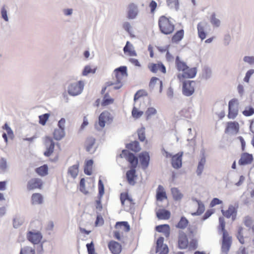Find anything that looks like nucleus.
I'll return each instance as SVG.
<instances>
[{
    "label": "nucleus",
    "instance_id": "nucleus-1",
    "mask_svg": "<svg viewBox=\"0 0 254 254\" xmlns=\"http://www.w3.org/2000/svg\"><path fill=\"white\" fill-rule=\"evenodd\" d=\"M219 229L223 232L221 254H228L232 244V237H230L228 232L225 230V222L223 217H220L219 219Z\"/></svg>",
    "mask_w": 254,
    "mask_h": 254
},
{
    "label": "nucleus",
    "instance_id": "nucleus-2",
    "mask_svg": "<svg viewBox=\"0 0 254 254\" xmlns=\"http://www.w3.org/2000/svg\"><path fill=\"white\" fill-rule=\"evenodd\" d=\"M171 18H168L165 16L159 18L158 24L161 32L165 34H171L174 30L175 26L171 20Z\"/></svg>",
    "mask_w": 254,
    "mask_h": 254
},
{
    "label": "nucleus",
    "instance_id": "nucleus-3",
    "mask_svg": "<svg viewBox=\"0 0 254 254\" xmlns=\"http://www.w3.org/2000/svg\"><path fill=\"white\" fill-rule=\"evenodd\" d=\"M84 87V82L82 80L77 82L71 83L67 87V92L70 96H77L82 93Z\"/></svg>",
    "mask_w": 254,
    "mask_h": 254
},
{
    "label": "nucleus",
    "instance_id": "nucleus-4",
    "mask_svg": "<svg viewBox=\"0 0 254 254\" xmlns=\"http://www.w3.org/2000/svg\"><path fill=\"white\" fill-rule=\"evenodd\" d=\"M239 103L238 100L233 99L229 102L228 117L230 119H234L238 114Z\"/></svg>",
    "mask_w": 254,
    "mask_h": 254
},
{
    "label": "nucleus",
    "instance_id": "nucleus-5",
    "mask_svg": "<svg viewBox=\"0 0 254 254\" xmlns=\"http://www.w3.org/2000/svg\"><path fill=\"white\" fill-rule=\"evenodd\" d=\"M195 83L194 81L186 80L183 83L182 93L186 96H190L194 92Z\"/></svg>",
    "mask_w": 254,
    "mask_h": 254
},
{
    "label": "nucleus",
    "instance_id": "nucleus-6",
    "mask_svg": "<svg viewBox=\"0 0 254 254\" xmlns=\"http://www.w3.org/2000/svg\"><path fill=\"white\" fill-rule=\"evenodd\" d=\"M122 158H126L130 163L131 168H136L138 164V158L132 153L127 150H123L120 154Z\"/></svg>",
    "mask_w": 254,
    "mask_h": 254
},
{
    "label": "nucleus",
    "instance_id": "nucleus-7",
    "mask_svg": "<svg viewBox=\"0 0 254 254\" xmlns=\"http://www.w3.org/2000/svg\"><path fill=\"white\" fill-rule=\"evenodd\" d=\"M196 68L195 67L189 68L187 67L183 73H179L178 74V78L181 80L183 78H192L196 75Z\"/></svg>",
    "mask_w": 254,
    "mask_h": 254
},
{
    "label": "nucleus",
    "instance_id": "nucleus-8",
    "mask_svg": "<svg viewBox=\"0 0 254 254\" xmlns=\"http://www.w3.org/2000/svg\"><path fill=\"white\" fill-rule=\"evenodd\" d=\"M164 238L159 237L156 242V253L159 254H168L169 249L166 245L163 244Z\"/></svg>",
    "mask_w": 254,
    "mask_h": 254
},
{
    "label": "nucleus",
    "instance_id": "nucleus-9",
    "mask_svg": "<svg viewBox=\"0 0 254 254\" xmlns=\"http://www.w3.org/2000/svg\"><path fill=\"white\" fill-rule=\"evenodd\" d=\"M208 24L204 21H202L198 23L197 26L198 36L201 40H204L206 37V29L208 27Z\"/></svg>",
    "mask_w": 254,
    "mask_h": 254
},
{
    "label": "nucleus",
    "instance_id": "nucleus-10",
    "mask_svg": "<svg viewBox=\"0 0 254 254\" xmlns=\"http://www.w3.org/2000/svg\"><path fill=\"white\" fill-rule=\"evenodd\" d=\"M138 12V8L136 4L129 3L127 6V17L129 19H134L137 17Z\"/></svg>",
    "mask_w": 254,
    "mask_h": 254
},
{
    "label": "nucleus",
    "instance_id": "nucleus-11",
    "mask_svg": "<svg viewBox=\"0 0 254 254\" xmlns=\"http://www.w3.org/2000/svg\"><path fill=\"white\" fill-rule=\"evenodd\" d=\"M117 82H121L127 76V68L125 66H121L114 70Z\"/></svg>",
    "mask_w": 254,
    "mask_h": 254
},
{
    "label": "nucleus",
    "instance_id": "nucleus-12",
    "mask_svg": "<svg viewBox=\"0 0 254 254\" xmlns=\"http://www.w3.org/2000/svg\"><path fill=\"white\" fill-rule=\"evenodd\" d=\"M138 157L142 168L145 170L148 167L149 163L150 156L149 153L146 151L142 152L139 154Z\"/></svg>",
    "mask_w": 254,
    "mask_h": 254
},
{
    "label": "nucleus",
    "instance_id": "nucleus-13",
    "mask_svg": "<svg viewBox=\"0 0 254 254\" xmlns=\"http://www.w3.org/2000/svg\"><path fill=\"white\" fill-rule=\"evenodd\" d=\"M47 150L44 152V155L46 156H50L54 151L55 147V143L50 137H46L45 140Z\"/></svg>",
    "mask_w": 254,
    "mask_h": 254
},
{
    "label": "nucleus",
    "instance_id": "nucleus-14",
    "mask_svg": "<svg viewBox=\"0 0 254 254\" xmlns=\"http://www.w3.org/2000/svg\"><path fill=\"white\" fill-rule=\"evenodd\" d=\"M28 240L34 244H37L40 242L42 239V235L38 232L29 231L27 234Z\"/></svg>",
    "mask_w": 254,
    "mask_h": 254
},
{
    "label": "nucleus",
    "instance_id": "nucleus-15",
    "mask_svg": "<svg viewBox=\"0 0 254 254\" xmlns=\"http://www.w3.org/2000/svg\"><path fill=\"white\" fill-rule=\"evenodd\" d=\"M178 245L180 249H186L188 246V240L186 234L182 232H179Z\"/></svg>",
    "mask_w": 254,
    "mask_h": 254
},
{
    "label": "nucleus",
    "instance_id": "nucleus-16",
    "mask_svg": "<svg viewBox=\"0 0 254 254\" xmlns=\"http://www.w3.org/2000/svg\"><path fill=\"white\" fill-rule=\"evenodd\" d=\"M239 130V125L236 122H230L227 123V127L225 130L226 133H230L232 134H237Z\"/></svg>",
    "mask_w": 254,
    "mask_h": 254
},
{
    "label": "nucleus",
    "instance_id": "nucleus-17",
    "mask_svg": "<svg viewBox=\"0 0 254 254\" xmlns=\"http://www.w3.org/2000/svg\"><path fill=\"white\" fill-rule=\"evenodd\" d=\"M95 141L96 139L92 137H88L86 141V150L90 154L93 153L96 149Z\"/></svg>",
    "mask_w": 254,
    "mask_h": 254
},
{
    "label": "nucleus",
    "instance_id": "nucleus-18",
    "mask_svg": "<svg viewBox=\"0 0 254 254\" xmlns=\"http://www.w3.org/2000/svg\"><path fill=\"white\" fill-rule=\"evenodd\" d=\"M183 152H179L178 154L172 156V165L173 168L179 169L181 167L182 165V157Z\"/></svg>",
    "mask_w": 254,
    "mask_h": 254
},
{
    "label": "nucleus",
    "instance_id": "nucleus-19",
    "mask_svg": "<svg viewBox=\"0 0 254 254\" xmlns=\"http://www.w3.org/2000/svg\"><path fill=\"white\" fill-rule=\"evenodd\" d=\"M221 212L225 217L229 218L231 216H232L233 221H234L236 219L237 215V209L233 205H230L229 206L228 209L226 211H224L222 209Z\"/></svg>",
    "mask_w": 254,
    "mask_h": 254
},
{
    "label": "nucleus",
    "instance_id": "nucleus-20",
    "mask_svg": "<svg viewBox=\"0 0 254 254\" xmlns=\"http://www.w3.org/2000/svg\"><path fill=\"white\" fill-rule=\"evenodd\" d=\"M110 119V113L108 112H102L99 117L98 124L101 128H98L97 127L96 128L97 129H101L105 126L106 123Z\"/></svg>",
    "mask_w": 254,
    "mask_h": 254
},
{
    "label": "nucleus",
    "instance_id": "nucleus-21",
    "mask_svg": "<svg viewBox=\"0 0 254 254\" xmlns=\"http://www.w3.org/2000/svg\"><path fill=\"white\" fill-rule=\"evenodd\" d=\"M253 160V156L248 153H244L241 155V158L239 161V164L245 165L251 164Z\"/></svg>",
    "mask_w": 254,
    "mask_h": 254
},
{
    "label": "nucleus",
    "instance_id": "nucleus-22",
    "mask_svg": "<svg viewBox=\"0 0 254 254\" xmlns=\"http://www.w3.org/2000/svg\"><path fill=\"white\" fill-rule=\"evenodd\" d=\"M148 68L153 73H156L158 71L165 73L166 72V67L162 64H151L148 65Z\"/></svg>",
    "mask_w": 254,
    "mask_h": 254
},
{
    "label": "nucleus",
    "instance_id": "nucleus-23",
    "mask_svg": "<svg viewBox=\"0 0 254 254\" xmlns=\"http://www.w3.org/2000/svg\"><path fill=\"white\" fill-rule=\"evenodd\" d=\"M42 183L40 179L38 178H33L31 179L27 184V189L32 190L35 189L40 188Z\"/></svg>",
    "mask_w": 254,
    "mask_h": 254
},
{
    "label": "nucleus",
    "instance_id": "nucleus-24",
    "mask_svg": "<svg viewBox=\"0 0 254 254\" xmlns=\"http://www.w3.org/2000/svg\"><path fill=\"white\" fill-rule=\"evenodd\" d=\"M108 247L114 254H119L121 252V245L115 241H111L108 244Z\"/></svg>",
    "mask_w": 254,
    "mask_h": 254
},
{
    "label": "nucleus",
    "instance_id": "nucleus-25",
    "mask_svg": "<svg viewBox=\"0 0 254 254\" xmlns=\"http://www.w3.org/2000/svg\"><path fill=\"white\" fill-rule=\"evenodd\" d=\"M155 229L158 232L163 233L166 237L170 235V227L167 224L157 226Z\"/></svg>",
    "mask_w": 254,
    "mask_h": 254
},
{
    "label": "nucleus",
    "instance_id": "nucleus-26",
    "mask_svg": "<svg viewBox=\"0 0 254 254\" xmlns=\"http://www.w3.org/2000/svg\"><path fill=\"white\" fill-rule=\"evenodd\" d=\"M206 163V159L204 156V153L202 154V156L200 158V160L198 162L197 170H196V174L197 175L200 176L204 169V165Z\"/></svg>",
    "mask_w": 254,
    "mask_h": 254
},
{
    "label": "nucleus",
    "instance_id": "nucleus-27",
    "mask_svg": "<svg viewBox=\"0 0 254 254\" xmlns=\"http://www.w3.org/2000/svg\"><path fill=\"white\" fill-rule=\"evenodd\" d=\"M126 176L128 183L130 185L134 184V179L135 177V168H131V169L127 171Z\"/></svg>",
    "mask_w": 254,
    "mask_h": 254
},
{
    "label": "nucleus",
    "instance_id": "nucleus-28",
    "mask_svg": "<svg viewBox=\"0 0 254 254\" xmlns=\"http://www.w3.org/2000/svg\"><path fill=\"white\" fill-rule=\"evenodd\" d=\"M43 202V196L39 193H33L31 196V203L33 205L41 204Z\"/></svg>",
    "mask_w": 254,
    "mask_h": 254
},
{
    "label": "nucleus",
    "instance_id": "nucleus-29",
    "mask_svg": "<svg viewBox=\"0 0 254 254\" xmlns=\"http://www.w3.org/2000/svg\"><path fill=\"white\" fill-rule=\"evenodd\" d=\"M176 67L178 70L182 71L183 72L188 67L186 63L184 61L181 60L179 56H177L175 61Z\"/></svg>",
    "mask_w": 254,
    "mask_h": 254
},
{
    "label": "nucleus",
    "instance_id": "nucleus-30",
    "mask_svg": "<svg viewBox=\"0 0 254 254\" xmlns=\"http://www.w3.org/2000/svg\"><path fill=\"white\" fill-rule=\"evenodd\" d=\"M157 217L159 219L167 220L170 217V212L165 209H161L156 212Z\"/></svg>",
    "mask_w": 254,
    "mask_h": 254
},
{
    "label": "nucleus",
    "instance_id": "nucleus-31",
    "mask_svg": "<svg viewBox=\"0 0 254 254\" xmlns=\"http://www.w3.org/2000/svg\"><path fill=\"white\" fill-rule=\"evenodd\" d=\"M156 198L158 201H161L164 198H167V196L163 186L159 185L157 191Z\"/></svg>",
    "mask_w": 254,
    "mask_h": 254
},
{
    "label": "nucleus",
    "instance_id": "nucleus-32",
    "mask_svg": "<svg viewBox=\"0 0 254 254\" xmlns=\"http://www.w3.org/2000/svg\"><path fill=\"white\" fill-rule=\"evenodd\" d=\"M53 135L56 140H60L65 136V130L60 128H56L54 130Z\"/></svg>",
    "mask_w": 254,
    "mask_h": 254
},
{
    "label": "nucleus",
    "instance_id": "nucleus-33",
    "mask_svg": "<svg viewBox=\"0 0 254 254\" xmlns=\"http://www.w3.org/2000/svg\"><path fill=\"white\" fill-rule=\"evenodd\" d=\"M193 200L197 203V205H198V208H197V210L196 212L192 213L191 214H192V215H193V216L200 215L204 211V210H205L204 205L201 201L198 200L195 198L193 199Z\"/></svg>",
    "mask_w": 254,
    "mask_h": 254
},
{
    "label": "nucleus",
    "instance_id": "nucleus-34",
    "mask_svg": "<svg viewBox=\"0 0 254 254\" xmlns=\"http://www.w3.org/2000/svg\"><path fill=\"white\" fill-rule=\"evenodd\" d=\"M24 222V218L22 216L16 215L13 220V225L15 228H17L21 226Z\"/></svg>",
    "mask_w": 254,
    "mask_h": 254
},
{
    "label": "nucleus",
    "instance_id": "nucleus-35",
    "mask_svg": "<svg viewBox=\"0 0 254 254\" xmlns=\"http://www.w3.org/2000/svg\"><path fill=\"white\" fill-rule=\"evenodd\" d=\"M158 83V84L160 85V92H162V89H163V83L162 81L160 80L159 79L156 77H153L150 81L149 83V87L151 88H153L154 87V85Z\"/></svg>",
    "mask_w": 254,
    "mask_h": 254
},
{
    "label": "nucleus",
    "instance_id": "nucleus-36",
    "mask_svg": "<svg viewBox=\"0 0 254 254\" xmlns=\"http://www.w3.org/2000/svg\"><path fill=\"white\" fill-rule=\"evenodd\" d=\"M127 147L128 149H130L131 150L135 152H138L141 149V148L139 144V142L137 141H134L132 142L131 143L127 144Z\"/></svg>",
    "mask_w": 254,
    "mask_h": 254
},
{
    "label": "nucleus",
    "instance_id": "nucleus-37",
    "mask_svg": "<svg viewBox=\"0 0 254 254\" xmlns=\"http://www.w3.org/2000/svg\"><path fill=\"white\" fill-rule=\"evenodd\" d=\"M184 30L181 29L178 31L172 37V41L173 43H177L180 41L184 37Z\"/></svg>",
    "mask_w": 254,
    "mask_h": 254
},
{
    "label": "nucleus",
    "instance_id": "nucleus-38",
    "mask_svg": "<svg viewBox=\"0 0 254 254\" xmlns=\"http://www.w3.org/2000/svg\"><path fill=\"white\" fill-rule=\"evenodd\" d=\"M78 164L72 165L69 168L68 173L70 174L72 178H76L78 173Z\"/></svg>",
    "mask_w": 254,
    "mask_h": 254
},
{
    "label": "nucleus",
    "instance_id": "nucleus-39",
    "mask_svg": "<svg viewBox=\"0 0 254 254\" xmlns=\"http://www.w3.org/2000/svg\"><path fill=\"white\" fill-rule=\"evenodd\" d=\"M188 223L189 221L188 219L184 216H183L181 218L180 220L176 226L178 228L184 229L187 227Z\"/></svg>",
    "mask_w": 254,
    "mask_h": 254
},
{
    "label": "nucleus",
    "instance_id": "nucleus-40",
    "mask_svg": "<svg viewBox=\"0 0 254 254\" xmlns=\"http://www.w3.org/2000/svg\"><path fill=\"white\" fill-rule=\"evenodd\" d=\"M129 47L130 48H133V46L129 42L127 41L126 46L124 48V52L125 53H128L129 55L130 56H136L137 55L135 51L133 50H128Z\"/></svg>",
    "mask_w": 254,
    "mask_h": 254
},
{
    "label": "nucleus",
    "instance_id": "nucleus-41",
    "mask_svg": "<svg viewBox=\"0 0 254 254\" xmlns=\"http://www.w3.org/2000/svg\"><path fill=\"white\" fill-rule=\"evenodd\" d=\"M171 192L174 199L176 200H179L181 199L183 196V194L180 191V190L177 188H172L171 189Z\"/></svg>",
    "mask_w": 254,
    "mask_h": 254
},
{
    "label": "nucleus",
    "instance_id": "nucleus-42",
    "mask_svg": "<svg viewBox=\"0 0 254 254\" xmlns=\"http://www.w3.org/2000/svg\"><path fill=\"white\" fill-rule=\"evenodd\" d=\"M167 6L171 8H174L176 10L179 9V0H166Z\"/></svg>",
    "mask_w": 254,
    "mask_h": 254
},
{
    "label": "nucleus",
    "instance_id": "nucleus-43",
    "mask_svg": "<svg viewBox=\"0 0 254 254\" xmlns=\"http://www.w3.org/2000/svg\"><path fill=\"white\" fill-rule=\"evenodd\" d=\"M157 114V110L153 107L148 108L145 112L146 120H150L153 116Z\"/></svg>",
    "mask_w": 254,
    "mask_h": 254
},
{
    "label": "nucleus",
    "instance_id": "nucleus-44",
    "mask_svg": "<svg viewBox=\"0 0 254 254\" xmlns=\"http://www.w3.org/2000/svg\"><path fill=\"white\" fill-rule=\"evenodd\" d=\"M19 254H35V251L34 249L26 246L21 249Z\"/></svg>",
    "mask_w": 254,
    "mask_h": 254
},
{
    "label": "nucleus",
    "instance_id": "nucleus-45",
    "mask_svg": "<svg viewBox=\"0 0 254 254\" xmlns=\"http://www.w3.org/2000/svg\"><path fill=\"white\" fill-rule=\"evenodd\" d=\"M36 172L42 176H45L48 174V167L44 165L36 169Z\"/></svg>",
    "mask_w": 254,
    "mask_h": 254
},
{
    "label": "nucleus",
    "instance_id": "nucleus-46",
    "mask_svg": "<svg viewBox=\"0 0 254 254\" xmlns=\"http://www.w3.org/2000/svg\"><path fill=\"white\" fill-rule=\"evenodd\" d=\"M114 100L110 98L108 93L106 94L102 102V105L106 106L113 103Z\"/></svg>",
    "mask_w": 254,
    "mask_h": 254
},
{
    "label": "nucleus",
    "instance_id": "nucleus-47",
    "mask_svg": "<svg viewBox=\"0 0 254 254\" xmlns=\"http://www.w3.org/2000/svg\"><path fill=\"white\" fill-rule=\"evenodd\" d=\"M121 227H123L125 228V231L126 232H128L130 230V226L127 222L122 221L117 222L116 224V228L118 229Z\"/></svg>",
    "mask_w": 254,
    "mask_h": 254
},
{
    "label": "nucleus",
    "instance_id": "nucleus-48",
    "mask_svg": "<svg viewBox=\"0 0 254 254\" xmlns=\"http://www.w3.org/2000/svg\"><path fill=\"white\" fill-rule=\"evenodd\" d=\"M210 22L211 24L216 27H218L220 26L221 24L220 20L216 17L215 14L213 13L210 17Z\"/></svg>",
    "mask_w": 254,
    "mask_h": 254
},
{
    "label": "nucleus",
    "instance_id": "nucleus-49",
    "mask_svg": "<svg viewBox=\"0 0 254 254\" xmlns=\"http://www.w3.org/2000/svg\"><path fill=\"white\" fill-rule=\"evenodd\" d=\"M50 115L48 113H46L43 115L39 116V124L44 126L46 125L47 121H48Z\"/></svg>",
    "mask_w": 254,
    "mask_h": 254
},
{
    "label": "nucleus",
    "instance_id": "nucleus-50",
    "mask_svg": "<svg viewBox=\"0 0 254 254\" xmlns=\"http://www.w3.org/2000/svg\"><path fill=\"white\" fill-rule=\"evenodd\" d=\"M96 70V68L92 69L90 65H86L83 69L82 75L83 76H86L90 73H95Z\"/></svg>",
    "mask_w": 254,
    "mask_h": 254
},
{
    "label": "nucleus",
    "instance_id": "nucleus-51",
    "mask_svg": "<svg viewBox=\"0 0 254 254\" xmlns=\"http://www.w3.org/2000/svg\"><path fill=\"white\" fill-rule=\"evenodd\" d=\"M131 113L132 116L134 118L138 119L142 116L143 112L142 111H138L137 108L134 106Z\"/></svg>",
    "mask_w": 254,
    "mask_h": 254
},
{
    "label": "nucleus",
    "instance_id": "nucleus-52",
    "mask_svg": "<svg viewBox=\"0 0 254 254\" xmlns=\"http://www.w3.org/2000/svg\"><path fill=\"white\" fill-rule=\"evenodd\" d=\"M138 138L141 141H144L145 140V128L141 127L137 131Z\"/></svg>",
    "mask_w": 254,
    "mask_h": 254
},
{
    "label": "nucleus",
    "instance_id": "nucleus-53",
    "mask_svg": "<svg viewBox=\"0 0 254 254\" xmlns=\"http://www.w3.org/2000/svg\"><path fill=\"white\" fill-rule=\"evenodd\" d=\"M3 129H5L6 131V132L9 136V137L11 138H13L14 137V134L13 131L11 129V128L8 126L7 123H5L2 127Z\"/></svg>",
    "mask_w": 254,
    "mask_h": 254
},
{
    "label": "nucleus",
    "instance_id": "nucleus-54",
    "mask_svg": "<svg viewBox=\"0 0 254 254\" xmlns=\"http://www.w3.org/2000/svg\"><path fill=\"white\" fill-rule=\"evenodd\" d=\"M85 179L84 178H82L80 180V183H79V190H80L83 192L84 194H87L88 191H87L85 189Z\"/></svg>",
    "mask_w": 254,
    "mask_h": 254
},
{
    "label": "nucleus",
    "instance_id": "nucleus-55",
    "mask_svg": "<svg viewBox=\"0 0 254 254\" xmlns=\"http://www.w3.org/2000/svg\"><path fill=\"white\" fill-rule=\"evenodd\" d=\"M99 195L101 197L104 193V186L101 180L98 183Z\"/></svg>",
    "mask_w": 254,
    "mask_h": 254
},
{
    "label": "nucleus",
    "instance_id": "nucleus-56",
    "mask_svg": "<svg viewBox=\"0 0 254 254\" xmlns=\"http://www.w3.org/2000/svg\"><path fill=\"white\" fill-rule=\"evenodd\" d=\"M7 161L4 158H1L0 159V170L5 171L7 169Z\"/></svg>",
    "mask_w": 254,
    "mask_h": 254
},
{
    "label": "nucleus",
    "instance_id": "nucleus-57",
    "mask_svg": "<svg viewBox=\"0 0 254 254\" xmlns=\"http://www.w3.org/2000/svg\"><path fill=\"white\" fill-rule=\"evenodd\" d=\"M245 63H248L250 65L254 64V56H245L243 58Z\"/></svg>",
    "mask_w": 254,
    "mask_h": 254
},
{
    "label": "nucleus",
    "instance_id": "nucleus-58",
    "mask_svg": "<svg viewBox=\"0 0 254 254\" xmlns=\"http://www.w3.org/2000/svg\"><path fill=\"white\" fill-rule=\"evenodd\" d=\"M243 114L245 116H250L254 114V109L252 107L246 108Z\"/></svg>",
    "mask_w": 254,
    "mask_h": 254
},
{
    "label": "nucleus",
    "instance_id": "nucleus-59",
    "mask_svg": "<svg viewBox=\"0 0 254 254\" xmlns=\"http://www.w3.org/2000/svg\"><path fill=\"white\" fill-rule=\"evenodd\" d=\"M88 254H95L94 245L92 242L86 245Z\"/></svg>",
    "mask_w": 254,
    "mask_h": 254
},
{
    "label": "nucleus",
    "instance_id": "nucleus-60",
    "mask_svg": "<svg viewBox=\"0 0 254 254\" xmlns=\"http://www.w3.org/2000/svg\"><path fill=\"white\" fill-rule=\"evenodd\" d=\"M123 28L125 31H126L128 33H130L131 30L132 29L130 24L127 21H126L123 23Z\"/></svg>",
    "mask_w": 254,
    "mask_h": 254
},
{
    "label": "nucleus",
    "instance_id": "nucleus-61",
    "mask_svg": "<svg viewBox=\"0 0 254 254\" xmlns=\"http://www.w3.org/2000/svg\"><path fill=\"white\" fill-rule=\"evenodd\" d=\"M242 231H243V228L242 227H239L238 230V233L237 235V238L239 240V242L241 244L244 243V237L242 235Z\"/></svg>",
    "mask_w": 254,
    "mask_h": 254
},
{
    "label": "nucleus",
    "instance_id": "nucleus-62",
    "mask_svg": "<svg viewBox=\"0 0 254 254\" xmlns=\"http://www.w3.org/2000/svg\"><path fill=\"white\" fill-rule=\"evenodd\" d=\"M254 73V69H250L248 70L244 78V81L248 83L251 75Z\"/></svg>",
    "mask_w": 254,
    "mask_h": 254
},
{
    "label": "nucleus",
    "instance_id": "nucleus-63",
    "mask_svg": "<svg viewBox=\"0 0 254 254\" xmlns=\"http://www.w3.org/2000/svg\"><path fill=\"white\" fill-rule=\"evenodd\" d=\"M127 199H129L128 195L126 193H122L120 195V199L122 203V205H125V202Z\"/></svg>",
    "mask_w": 254,
    "mask_h": 254
},
{
    "label": "nucleus",
    "instance_id": "nucleus-64",
    "mask_svg": "<svg viewBox=\"0 0 254 254\" xmlns=\"http://www.w3.org/2000/svg\"><path fill=\"white\" fill-rule=\"evenodd\" d=\"M66 121L64 118H62L58 123V128L63 129L65 130V125Z\"/></svg>",
    "mask_w": 254,
    "mask_h": 254
}]
</instances>
